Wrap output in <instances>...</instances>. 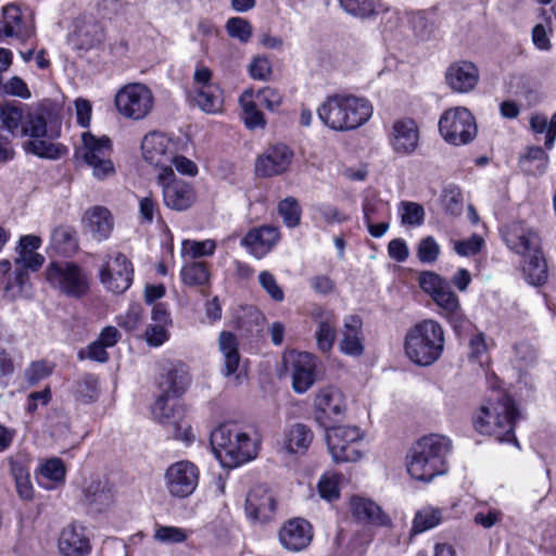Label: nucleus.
<instances>
[{"mask_svg":"<svg viewBox=\"0 0 556 556\" xmlns=\"http://www.w3.org/2000/svg\"><path fill=\"white\" fill-rule=\"evenodd\" d=\"M242 109V119L249 129L264 128L266 119L262 111L257 109L255 102V91L247 89L239 98Z\"/></svg>","mask_w":556,"mask_h":556,"instance_id":"nucleus-39","label":"nucleus"},{"mask_svg":"<svg viewBox=\"0 0 556 556\" xmlns=\"http://www.w3.org/2000/svg\"><path fill=\"white\" fill-rule=\"evenodd\" d=\"M480 79L478 67L469 61H458L452 63L445 73L447 86L457 93H468L472 91Z\"/></svg>","mask_w":556,"mask_h":556,"instance_id":"nucleus-23","label":"nucleus"},{"mask_svg":"<svg viewBox=\"0 0 556 556\" xmlns=\"http://www.w3.org/2000/svg\"><path fill=\"white\" fill-rule=\"evenodd\" d=\"M190 97L205 113L216 114L223 110V92L217 84L203 89H191Z\"/></svg>","mask_w":556,"mask_h":556,"instance_id":"nucleus-36","label":"nucleus"},{"mask_svg":"<svg viewBox=\"0 0 556 556\" xmlns=\"http://www.w3.org/2000/svg\"><path fill=\"white\" fill-rule=\"evenodd\" d=\"M0 119L11 134L29 138L25 143L29 153L55 160L67 152L64 146L53 142L61 134V116L50 104L31 108L15 101L4 102L0 104Z\"/></svg>","mask_w":556,"mask_h":556,"instance_id":"nucleus-1","label":"nucleus"},{"mask_svg":"<svg viewBox=\"0 0 556 556\" xmlns=\"http://www.w3.org/2000/svg\"><path fill=\"white\" fill-rule=\"evenodd\" d=\"M313 527L303 518H292L286 521L278 532V539L282 547L289 552H301L313 540Z\"/></svg>","mask_w":556,"mask_h":556,"instance_id":"nucleus-22","label":"nucleus"},{"mask_svg":"<svg viewBox=\"0 0 556 556\" xmlns=\"http://www.w3.org/2000/svg\"><path fill=\"white\" fill-rule=\"evenodd\" d=\"M279 239L280 233L277 227L263 225L248 231L241 244L256 258H263L276 247Z\"/></svg>","mask_w":556,"mask_h":556,"instance_id":"nucleus-24","label":"nucleus"},{"mask_svg":"<svg viewBox=\"0 0 556 556\" xmlns=\"http://www.w3.org/2000/svg\"><path fill=\"white\" fill-rule=\"evenodd\" d=\"M26 268L20 267L15 270L13 278H10L3 288L4 296L9 300H14L21 296L25 287L28 285V274Z\"/></svg>","mask_w":556,"mask_h":556,"instance_id":"nucleus-53","label":"nucleus"},{"mask_svg":"<svg viewBox=\"0 0 556 556\" xmlns=\"http://www.w3.org/2000/svg\"><path fill=\"white\" fill-rule=\"evenodd\" d=\"M441 253L440 244L432 236L422 238L417 245V257L421 263L432 264L437 262Z\"/></svg>","mask_w":556,"mask_h":556,"instance_id":"nucleus-54","label":"nucleus"},{"mask_svg":"<svg viewBox=\"0 0 556 556\" xmlns=\"http://www.w3.org/2000/svg\"><path fill=\"white\" fill-rule=\"evenodd\" d=\"M521 269L523 278L532 286H542L547 281L548 268L541 248L536 252L525 255Z\"/></svg>","mask_w":556,"mask_h":556,"instance_id":"nucleus-34","label":"nucleus"},{"mask_svg":"<svg viewBox=\"0 0 556 556\" xmlns=\"http://www.w3.org/2000/svg\"><path fill=\"white\" fill-rule=\"evenodd\" d=\"M292 386L296 393L306 392L315 381L316 357L303 352L293 359Z\"/></svg>","mask_w":556,"mask_h":556,"instance_id":"nucleus-31","label":"nucleus"},{"mask_svg":"<svg viewBox=\"0 0 556 556\" xmlns=\"http://www.w3.org/2000/svg\"><path fill=\"white\" fill-rule=\"evenodd\" d=\"M312 441V430L303 424H294L283 433L282 448L288 454H302L308 448Z\"/></svg>","mask_w":556,"mask_h":556,"instance_id":"nucleus-35","label":"nucleus"},{"mask_svg":"<svg viewBox=\"0 0 556 556\" xmlns=\"http://www.w3.org/2000/svg\"><path fill=\"white\" fill-rule=\"evenodd\" d=\"M227 33L230 37L248 42L252 36L250 23L242 17H231L226 24Z\"/></svg>","mask_w":556,"mask_h":556,"instance_id":"nucleus-59","label":"nucleus"},{"mask_svg":"<svg viewBox=\"0 0 556 556\" xmlns=\"http://www.w3.org/2000/svg\"><path fill=\"white\" fill-rule=\"evenodd\" d=\"M114 105L123 117L141 121L152 112L154 94L144 84L129 83L117 90Z\"/></svg>","mask_w":556,"mask_h":556,"instance_id":"nucleus-9","label":"nucleus"},{"mask_svg":"<svg viewBox=\"0 0 556 556\" xmlns=\"http://www.w3.org/2000/svg\"><path fill=\"white\" fill-rule=\"evenodd\" d=\"M134 268L127 256L121 252L109 255L108 261L100 269V280L106 290L121 294L132 282Z\"/></svg>","mask_w":556,"mask_h":556,"instance_id":"nucleus-14","label":"nucleus"},{"mask_svg":"<svg viewBox=\"0 0 556 556\" xmlns=\"http://www.w3.org/2000/svg\"><path fill=\"white\" fill-rule=\"evenodd\" d=\"M548 156L540 147H530L519 159V165L522 172L529 175H542L547 166Z\"/></svg>","mask_w":556,"mask_h":556,"instance_id":"nucleus-41","label":"nucleus"},{"mask_svg":"<svg viewBox=\"0 0 556 556\" xmlns=\"http://www.w3.org/2000/svg\"><path fill=\"white\" fill-rule=\"evenodd\" d=\"M83 146L78 154L86 164L92 168L98 179H105L114 174V166L110 160L111 141L106 136L100 138L89 131L81 135Z\"/></svg>","mask_w":556,"mask_h":556,"instance_id":"nucleus-11","label":"nucleus"},{"mask_svg":"<svg viewBox=\"0 0 556 556\" xmlns=\"http://www.w3.org/2000/svg\"><path fill=\"white\" fill-rule=\"evenodd\" d=\"M248 71L253 79L266 81L273 74V65L268 58L256 55L249 64Z\"/></svg>","mask_w":556,"mask_h":556,"instance_id":"nucleus-58","label":"nucleus"},{"mask_svg":"<svg viewBox=\"0 0 556 556\" xmlns=\"http://www.w3.org/2000/svg\"><path fill=\"white\" fill-rule=\"evenodd\" d=\"M143 308L140 304H131L125 314L116 317L117 325L126 331H134L142 324Z\"/></svg>","mask_w":556,"mask_h":556,"instance_id":"nucleus-55","label":"nucleus"},{"mask_svg":"<svg viewBox=\"0 0 556 556\" xmlns=\"http://www.w3.org/2000/svg\"><path fill=\"white\" fill-rule=\"evenodd\" d=\"M84 223L93 239L99 241L109 238L114 225L110 211L103 206H94L88 210Z\"/></svg>","mask_w":556,"mask_h":556,"instance_id":"nucleus-33","label":"nucleus"},{"mask_svg":"<svg viewBox=\"0 0 556 556\" xmlns=\"http://www.w3.org/2000/svg\"><path fill=\"white\" fill-rule=\"evenodd\" d=\"M293 151L283 143L268 147L255 162L260 177H273L286 173L292 162Z\"/></svg>","mask_w":556,"mask_h":556,"instance_id":"nucleus-21","label":"nucleus"},{"mask_svg":"<svg viewBox=\"0 0 556 556\" xmlns=\"http://www.w3.org/2000/svg\"><path fill=\"white\" fill-rule=\"evenodd\" d=\"M200 479V470L195 464L189 460H179L172 464L164 473L167 492L176 498H187L197 489Z\"/></svg>","mask_w":556,"mask_h":556,"instance_id":"nucleus-13","label":"nucleus"},{"mask_svg":"<svg viewBox=\"0 0 556 556\" xmlns=\"http://www.w3.org/2000/svg\"><path fill=\"white\" fill-rule=\"evenodd\" d=\"M157 184L162 188L164 204L177 212L190 208L197 200V193L191 184L177 178L173 168L159 172Z\"/></svg>","mask_w":556,"mask_h":556,"instance_id":"nucleus-12","label":"nucleus"},{"mask_svg":"<svg viewBox=\"0 0 556 556\" xmlns=\"http://www.w3.org/2000/svg\"><path fill=\"white\" fill-rule=\"evenodd\" d=\"M53 248L62 254H68L77 249L74 233L66 227H58L51 235Z\"/></svg>","mask_w":556,"mask_h":556,"instance_id":"nucleus-49","label":"nucleus"},{"mask_svg":"<svg viewBox=\"0 0 556 556\" xmlns=\"http://www.w3.org/2000/svg\"><path fill=\"white\" fill-rule=\"evenodd\" d=\"M433 303L438 306L439 314L447 320L457 333L470 327V321L462 309L459 299L452 289L447 292H441L433 300Z\"/></svg>","mask_w":556,"mask_h":556,"instance_id":"nucleus-25","label":"nucleus"},{"mask_svg":"<svg viewBox=\"0 0 556 556\" xmlns=\"http://www.w3.org/2000/svg\"><path fill=\"white\" fill-rule=\"evenodd\" d=\"M41 239L35 235L22 236L15 247L17 254L14 263L16 266L37 271L45 263V256L37 252L41 247Z\"/></svg>","mask_w":556,"mask_h":556,"instance_id":"nucleus-29","label":"nucleus"},{"mask_svg":"<svg viewBox=\"0 0 556 556\" xmlns=\"http://www.w3.org/2000/svg\"><path fill=\"white\" fill-rule=\"evenodd\" d=\"M33 34V21L20 7L8 4L2 9V16L0 18L1 41H9L10 39L25 41L30 38Z\"/></svg>","mask_w":556,"mask_h":556,"instance_id":"nucleus-17","label":"nucleus"},{"mask_svg":"<svg viewBox=\"0 0 556 556\" xmlns=\"http://www.w3.org/2000/svg\"><path fill=\"white\" fill-rule=\"evenodd\" d=\"M138 208L142 224L151 225L155 217L160 216L159 203L151 194L141 197L139 199Z\"/></svg>","mask_w":556,"mask_h":556,"instance_id":"nucleus-61","label":"nucleus"},{"mask_svg":"<svg viewBox=\"0 0 556 556\" xmlns=\"http://www.w3.org/2000/svg\"><path fill=\"white\" fill-rule=\"evenodd\" d=\"M217 244L213 239L192 240L185 239L181 242L180 255L184 261H193L201 257L212 256L216 251Z\"/></svg>","mask_w":556,"mask_h":556,"instance_id":"nucleus-42","label":"nucleus"},{"mask_svg":"<svg viewBox=\"0 0 556 556\" xmlns=\"http://www.w3.org/2000/svg\"><path fill=\"white\" fill-rule=\"evenodd\" d=\"M363 213L365 223L379 222L389 219V203L379 198H367L363 204Z\"/></svg>","mask_w":556,"mask_h":556,"instance_id":"nucleus-48","label":"nucleus"},{"mask_svg":"<svg viewBox=\"0 0 556 556\" xmlns=\"http://www.w3.org/2000/svg\"><path fill=\"white\" fill-rule=\"evenodd\" d=\"M419 127L408 117L393 122L388 135V141L393 152L400 156L412 155L419 146Z\"/></svg>","mask_w":556,"mask_h":556,"instance_id":"nucleus-18","label":"nucleus"},{"mask_svg":"<svg viewBox=\"0 0 556 556\" xmlns=\"http://www.w3.org/2000/svg\"><path fill=\"white\" fill-rule=\"evenodd\" d=\"M315 419L325 429L344 417L348 405L343 392L332 386L320 389L314 399Z\"/></svg>","mask_w":556,"mask_h":556,"instance_id":"nucleus-15","label":"nucleus"},{"mask_svg":"<svg viewBox=\"0 0 556 556\" xmlns=\"http://www.w3.org/2000/svg\"><path fill=\"white\" fill-rule=\"evenodd\" d=\"M258 282L274 301L281 302L285 299L283 290L278 285L271 273L267 270L261 271L258 275Z\"/></svg>","mask_w":556,"mask_h":556,"instance_id":"nucleus-64","label":"nucleus"},{"mask_svg":"<svg viewBox=\"0 0 556 556\" xmlns=\"http://www.w3.org/2000/svg\"><path fill=\"white\" fill-rule=\"evenodd\" d=\"M483 243V239L478 235H473L466 240H451L453 250L460 256H471L477 254L480 252Z\"/></svg>","mask_w":556,"mask_h":556,"instance_id":"nucleus-62","label":"nucleus"},{"mask_svg":"<svg viewBox=\"0 0 556 556\" xmlns=\"http://www.w3.org/2000/svg\"><path fill=\"white\" fill-rule=\"evenodd\" d=\"M341 476L337 473H325L318 482L319 495L326 501L337 500L340 495L339 483Z\"/></svg>","mask_w":556,"mask_h":556,"instance_id":"nucleus-56","label":"nucleus"},{"mask_svg":"<svg viewBox=\"0 0 556 556\" xmlns=\"http://www.w3.org/2000/svg\"><path fill=\"white\" fill-rule=\"evenodd\" d=\"M177 149L176 142L166 135L152 131L144 136L141 142L143 160L150 165L164 172L172 168L174 152Z\"/></svg>","mask_w":556,"mask_h":556,"instance_id":"nucleus-16","label":"nucleus"},{"mask_svg":"<svg viewBox=\"0 0 556 556\" xmlns=\"http://www.w3.org/2000/svg\"><path fill=\"white\" fill-rule=\"evenodd\" d=\"M244 510L252 522L266 523L274 518L276 500L266 485H255L247 495Z\"/></svg>","mask_w":556,"mask_h":556,"instance_id":"nucleus-20","label":"nucleus"},{"mask_svg":"<svg viewBox=\"0 0 556 556\" xmlns=\"http://www.w3.org/2000/svg\"><path fill=\"white\" fill-rule=\"evenodd\" d=\"M170 399L165 395H159L151 408L152 416L160 424L177 426L179 430L182 428L180 425L182 408L176 403H170Z\"/></svg>","mask_w":556,"mask_h":556,"instance_id":"nucleus-37","label":"nucleus"},{"mask_svg":"<svg viewBox=\"0 0 556 556\" xmlns=\"http://www.w3.org/2000/svg\"><path fill=\"white\" fill-rule=\"evenodd\" d=\"M312 317L317 324L314 332L316 346L321 353H328L336 339L337 317L332 312L323 308L314 309Z\"/></svg>","mask_w":556,"mask_h":556,"instance_id":"nucleus-30","label":"nucleus"},{"mask_svg":"<svg viewBox=\"0 0 556 556\" xmlns=\"http://www.w3.org/2000/svg\"><path fill=\"white\" fill-rule=\"evenodd\" d=\"M211 446L226 467H236L257 455V442L236 424H223L211 433Z\"/></svg>","mask_w":556,"mask_h":556,"instance_id":"nucleus-5","label":"nucleus"},{"mask_svg":"<svg viewBox=\"0 0 556 556\" xmlns=\"http://www.w3.org/2000/svg\"><path fill=\"white\" fill-rule=\"evenodd\" d=\"M189 382L190 380L186 371L179 369H169L162 374L157 381V386L161 392L160 395L178 397L186 391Z\"/></svg>","mask_w":556,"mask_h":556,"instance_id":"nucleus-38","label":"nucleus"},{"mask_svg":"<svg viewBox=\"0 0 556 556\" xmlns=\"http://www.w3.org/2000/svg\"><path fill=\"white\" fill-rule=\"evenodd\" d=\"M504 239L510 250L522 255L536 252L541 248V240L538 233L520 223L509 226Z\"/></svg>","mask_w":556,"mask_h":556,"instance_id":"nucleus-28","label":"nucleus"},{"mask_svg":"<svg viewBox=\"0 0 556 556\" xmlns=\"http://www.w3.org/2000/svg\"><path fill=\"white\" fill-rule=\"evenodd\" d=\"M350 511L352 516L359 522L386 527L391 523V519L384 514L381 507L369 498L362 496H352L350 500Z\"/></svg>","mask_w":556,"mask_h":556,"instance_id":"nucleus-27","label":"nucleus"},{"mask_svg":"<svg viewBox=\"0 0 556 556\" xmlns=\"http://www.w3.org/2000/svg\"><path fill=\"white\" fill-rule=\"evenodd\" d=\"M255 99L268 111H276L283 102V94L280 90L266 86L255 92Z\"/></svg>","mask_w":556,"mask_h":556,"instance_id":"nucleus-60","label":"nucleus"},{"mask_svg":"<svg viewBox=\"0 0 556 556\" xmlns=\"http://www.w3.org/2000/svg\"><path fill=\"white\" fill-rule=\"evenodd\" d=\"M420 289L433 301L441 292L452 289L451 283L434 271L425 270L418 276Z\"/></svg>","mask_w":556,"mask_h":556,"instance_id":"nucleus-45","label":"nucleus"},{"mask_svg":"<svg viewBox=\"0 0 556 556\" xmlns=\"http://www.w3.org/2000/svg\"><path fill=\"white\" fill-rule=\"evenodd\" d=\"M75 394L84 403H91L98 397V379L85 376L76 383Z\"/></svg>","mask_w":556,"mask_h":556,"instance_id":"nucleus-57","label":"nucleus"},{"mask_svg":"<svg viewBox=\"0 0 556 556\" xmlns=\"http://www.w3.org/2000/svg\"><path fill=\"white\" fill-rule=\"evenodd\" d=\"M442 521V511L431 506L419 509L414 519L410 529L413 535L426 532L439 526Z\"/></svg>","mask_w":556,"mask_h":556,"instance_id":"nucleus-44","label":"nucleus"},{"mask_svg":"<svg viewBox=\"0 0 556 556\" xmlns=\"http://www.w3.org/2000/svg\"><path fill=\"white\" fill-rule=\"evenodd\" d=\"M92 533L80 523L64 527L59 535L58 549L62 556H89L92 551Z\"/></svg>","mask_w":556,"mask_h":556,"instance_id":"nucleus-19","label":"nucleus"},{"mask_svg":"<svg viewBox=\"0 0 556 556\" xmlns=\"http://www.w3.org/2000/svg\"><path fill=\"white\" fill-rule=\"evenodd\" d=\"M452 450L451 440L441 434H429L419 439L407 455V471L419 481H431L447 470L446 456Z\"/></svg>","mask_w":556,"mask_h":556,"instance_id":"nucleus-3","label":"nucleus"},{"mask_svg":"<svg viewBox=\"0 0 556 556\" xmlns=\"http://www.w3.org/2000/svg\"><path fill=\"white\" fill-rule=\"evenodd\" d=\"M444 344L443 327L433 319H425L408 329L404 352L415 365L428 367L442 356Z\"/></svg>","mask_w":556,"mask_h":556,"instance_id":"nucleus-6","label":"nucleus"},{"mask_svg":"<svg viewBox=\"0 0 556 556\" xmlns=\"http://www.w3.org/2000/svg\"><path fill=\"white\" fill-rule=\"evenodd\" d=\"M339 349L349 356L358 357L364 353V333L362 319L356 315L346 316L340 331Z\"/></svg>","mask_w":556,"mask_h":556,"instance_id":"nucleus-26","label":"nucleus"},{"mask_svg":"<svg viewBox=\"0 0 556 556\" xmlns=\"http://www.w3.org/2000/svg\"><path fill=\"white\" fill-rule=\"evenodd\" d=\"M342 9L359 18H367L376 14L375 0H339Z\"/></svg>","mask_w":556,"mask_h":556,"instance_id":"nucleus-52","label":"nucleus"},{"mask_svg":"<svg viewBox=\"0 0 556 556\" xmlns=\"http://www.w3.org/2000/svg\"><path fill=\"white\" fill-rule=\"evenodd\" d=\"M84 503L94 511L101 513L114 503L113 489L106 480H93L84 491Z\"/></svg>","mask_w":556,"mask_h":556,"instance_id":"nucleus-32","label":"nucleus"},{"mask_svg":"<svg viewBox=\"0 0 556 556\" xmlns=\"http://www.w3.org/2000/svg\"><path fill=\"white\" fill-rule=\"evenodd\" d=\"M210 270L203 262L185 261L180 270V278L188 287H202L210 281Z\"/></svg>","mask_w":556,"mask_h":556,"instance_id":"nucleus-43","label":"nucleus"},{"mask_svg":"<svg viewBox=\"0 0 556 556\" xmlns=\"http://www.w3.org/2000/svg\"><path fill=\"white\" fill-rule=\"evenodd\" d=\"M76 35L81 49H91L100 45L104 38L101 25L96 22L83 24L78 27Z\"/></svg>","mask_w":556,"mask_h":556,"instance_id":"nucleus-46","label":"nucleus"},{"mask_svg":"<svg viewBox=\"0 0 556 556\" xmlns=\"http://www.w3.org/2000/svg\"><path fill=\"white\" fill-rule=\"evenodd\" d=\"M399 214L404 226L418 227L425 219V210L416 202L402 201L399 204Z\"/></svg>","mask_w":556,"mask_h":556,"instance_id":"nucleus-47","label":"nucleus"},{"mask_svg":"<svg viewBox=\"0 0 556 556\" xmlns=\"http://www.w3.org/2000/svg\"><path fill=\"white\" fill-rule=\"evenodd\" d=\"M45 274L51 287L67 296L78 299L89 290L90 278L87 271L74 262H51Z\"/></svg>","mask_w":556,"mask_h":556,"instance_id":"nucleus-7","label":"nucleus"},{"mask_svg":"<svg viewBox=\"0 0 556 556\" xmlns=\"http://www.w3.org/2000/svg\"><path fill=\"white\" fill-rule=\"evenodd\" d=\"M517 409L510 396L496 393L489 399L473 418L475 429L485 435H492L500 442L514 443L518 441L514 432Z\"/></svg>","mask_w":556,"mask_h":556,"instance_id":"nucleus-4","label":"nucleus"},{"mask_svg":"<svg viewBox=\"0 0 556 556\" xmlns=\"http://www.w3.org/2000/svg\"><path fill=\"white\" fill-rule=\"evenodd\" d=\"M278 213L288 227H295L301 220V207L298 200L293 197L283 199L278 204Z\"/></svg>","mask_w":556,"mask_h":556,"instance_id":"nucleus-51","label":"nucleus"},{"mask_svg":"<svg viewBox=\"0 0 556 556\" xmlns=\"http://www.w3.org/2000/svg\"><path fill=\"white\" fill-rule=\"evenodd\" d=\"M189 532L179 527L156 525L154 540L164 544H176L185 542Z\"/></svg>","mask_w":556,"mask_h":556,"instance_id":"nucleus-50","label":"nucleus"},{"mask_svg":"<svg viewBox=\"0 0 556 556\" xmlns=\"http://www.w3.org/2000/svg\"><path fill=\"white\" fill-rule=\"evenodd\" d=\"M365 433L356 426H337L326 429L328 451L334 463L357 462L363 456Z\"/></svg>","mask_w":556,"mask_h":556,"instance_id":"nucleus-8","label":"nucleus"},{"mask_svg":"<svg viewBox=\"0 0 556 556\" xmlns=\"http://www.w3.org/2000/svg\"><path fill=\"white\" fill-rule=\"evenodd\" d=\"M372 112L374 108L366 98L345 92L328 96L317 109L320 122L341 132L361 127L368 122Z\"/></svg>","mask_w":556,"mask_h":556,"instance_id":"nucleus-2","label":"nucleus"},{"mask_svg":"<svg viewBox=\"0 0 556 556\" xmlns=\"http://www.w3.org/2000/svg\"><path fill=\"white\" fill-rule=\"evenodd\" d=\"M439 131L447 143L463 146L476 138L478 129L470 111L456 106L443 112L439 119Z\"/></svg>","mask_w":556,"mask_h":556,"instance_id":"nucleus-10","label":"nucleus"},{"mask_svg":"<svg viewBox=\"0 0 556 556\" xmlns=\"http://www.w3.org/2000/svg\"><path fill=\"white\" fill-rule=\"evenodd\" d=\"M3 93L12 97H17L24 100L31 98V92L27 84L18 76H12L2 84Z\"/></svg>","mask_w":556,"mask_h":556,"instance_id":"nucleus-63","label":"nucleus"},{"mask_svg":"<svg viewBox=\"0 0 556 556\" xmlns=\"http://www.w3.org/2000/svg\"><path fill=\"white\" fill-rule=\"evenodd\" d=\"M218 345L225 361V374L229 376L237 371L240 364L238 339L229 331H222L218 339Z\"/></svg>","mask_w":556,"mask_h":556,"instance_id":"nucleus-40","label":"nucleus"}]
</instances>
